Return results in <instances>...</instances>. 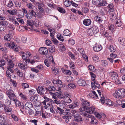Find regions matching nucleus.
Here are the masks:
<instances>
[{
	"instance_id": "obj_1",
	"label": "nucleus",
	"mask_w": 125,
	"mask_h": 125,
	"mask_svg": "<svg viewBox=\"0 0 125 125\" xmlns=\"http://www.w3.org/2000/svg\"><path fill=\"white\" fill-rule=\"evenodd\" d=\"M113 96L118 99H122L125 96V90L123 88L117 89Z\"/></svg>"
},
{
	"instance_id": "obj_2",
	"label": "nucleus",
	"mask_w": 125,
	"mask_h": 125,
	"mask_svg": "<svg viewBox=\"0 0 125 125\" xmlns=\"http://www.w3.org/2000/svg\"><path fill=\"white\" fill-rule=\"evenodd\" d=\"M113 4L112 3H111L109 4L107 6V8L108 9V12L110 13V17L111 18H112L113 19H115L116 17V14L115 13L116 12L114 10Z\"/></svg>"
},
{
	"instance_id": "obj_3",
	"label": "nucleus",
	"mask_w": 125,
	"mask_h": 125,
	"mask_svg": "<svg viewBox=\"0 0 125 125\" xmlns=\"http://www.w3.org/2000/svg\"><path fill=\"white\" fill-rule=\"evenodd\" d=\"M81 100L82 101V102L81 104L80 110L81 111H85L87 109H88L90 103L88 101L84 100L83 99H81Z\"/></svg>"
},
{
	"instance_id": "obj_4",
	"label": "nucleus",
	"mask_w": 125,
	"mask_h": 125,
	"mask_svg": "<svg viewBox=\"0 0 125 125\" xmlns=\"http://www.w3.org/2000/svg\"><path fill=\"white\" fill-rule=\"evenodd\" d=\"M14 32L12 31H9V33L6 34L4 37L5 40L7 41H10L13 38Z\"/></svg>"
},
{
	"instance_id": "obj_5",
	"label": "nucleus",
	"mask_w": 125,
	"mask_h": 125,
	"mask_svg": "<svg viewBox=\"0 0 125 125\" xmlns=\"http://www.w3.org/2000/svg\"><path fill=\"white\" fill-rule=\"evenodd\" d=\"M104 28L102 29H101V32L102 33L104 34V36L108 40H110L112 38V35L108 31H107L105 32Z\"/></svg>"
},
{
	"instance_id": "obj_6",
	"label": "nucleus",
	"mask_w": 125,
	"mask_h": 125,
	"mask_svg": "<svg viewBox=\"0 0 125 125\" xmlns=\"http://www.w3.org/2000/svg\"><path fill=\"white\" fill-rule=\"evenodd\" d=\"M6 93L8 95L10 100H13L14 101H15V99H14V98L16 97V96L13 91L10 90L9 91H6Z\"/></svg>"
},
{
	"instance_id": "obj_7",
	"label": "nucleus",
	"mask_w": 125,
	"mask_h": 125,
	"mask_svg": "<svg viewBox=\"0 0 125 125\" xmlns=\"http://www.w3.org/2000/svg\"><path fill=\"white\" fill-rule=\"evenodd\" d=\"M39 53L42 55H46L48 53V49L45 47L40 48L39 51Z\"/></svg>"
},
{
	"instance_id": "obj_8",
	"label": "nucleus",
	"mask_w": 125,
	"mask_h": 125,
	"mask_svg": "<svg viewBox=\"0 0 125 125\" xmlns=\"http://www.w3.org/2000/svg\"><path fill=\"white\" fill-rule=\"evenodd\" d=\"M91 84L92 88L93 90L95 89L96 87L99 88L100 87V84L98 82L96 81H94L93 83V82H92Z\"/></svg>"
},
{
	"instance_id": "obj_9",
	"label": "nucleus",
	"mask_w": 125,
	"mask_h": 125,
	"mask_svg": "<svg viewBox=\"0 0 125 125\" xmlns=\"http://www.w3.org/2000/svg\"><path fill=\"white\" fill-rule=\"evenodd\" d=\"M46 91L47 92H49V93L52 95H53L54 93L51 92L55 91L56 89L53 86H49L48 88H46Z\"/></svg>"
},
{
	"instance_id": "obj_10",
	"label": "nucleus",
	"mask_w": 125,
	"mask_h": 125,
	"mask_svg": "<svg viewBox=\"0 0 125 125\" xmlns=\"http://www.w3.org/2000/svg\"><path fill=\"white\" fill-rule=\"evenodd\" d=\"M84 115L87 116L89 117L91 119V124H96L97 122V121L96 119H95V117L93 116H91V115H88L87 114H85Z\"/></svg>"
},
{
	"instance_id": "obj_11",
	"label": "nucleus",
	"mask_w": 125,
	"mask_h": 125,
	"mask_svg": "<svg viewBox=\"0 0 125 125\" xmlns=\"http://www.w3.org/2000/svg\"><path fill=\"white\" fill-rule=\"evenodd\" d=\"M110 74L111 76V78L113 80H116L118 77L117 73L114 71L110 72Z\"/></svg>"
},
{
	"instance_id": "obj_12",
	"label": "nucleus",
	"mask_w": 125,
	"mask_h": 125,
	"mask_svg": "<svg viewBox=\"0 0 125 125\" xmlns=\"http://www.w3.org/2000/svg\"><path fill=\"white\" fill-rule=\"evenodd\" d=\"M93 49L95 52H98L102 49V47L100 45L95 44L94 46Z\"/></svg>"
},
{
	"instance_id": "obj_13",
	"label": "nucleus",
	"mask_w": 125,
	"mask_h": 125,
	"mask_svg": "<svg viewBox=\"0 0 125 125\" xmlns=\"http://www.w3.org/2000/svg\"><path fill=\"white\" fill-rule=\"evenodd\" d=\"M86 110V112L91 114L94 113L95 112V108L94 107H91L89 106L88 107V109H87Z\"/></svg>"
},
{
	"instance_id": "obj_14",
	"label": "nucleus",
	"mask_w": 125,
	"mask_h": 125,
	"mask_svg": "<svg viewBox=\"0 0 125 125\" xmlns=\"http://www.w3.org/2000/svg\"><path fill=\"white\" fill-rule=\"evenodd\" d=\"M74 120L76 122L81 123L82 120V119L81 115L79 114L75 115L74 117Z\"/></svg>"
},
{
	"instance_id": "obj_15",
	"label": "nucleus",
	"mask_w": 125,
	"mask_h": 125,
	"mask_svg": "<svg viewBox=\"0 0 125 125\" xmlns=\"http://www.w3.org/2000/svg\"><path fill=\"white\" fill-rule=\"evenodd\" d=\"M10 47L11 49H12L15 52H17L18 51V47L15 46V44L14 42H12L10 43Z\"/></svg>"
},
{
	"instance_id": "obj_16",
	"label": "nucleus",
	"mask_w": 125,
	"mask_h": 125,
	"mask_svg": "<svg viewBox=\"0 0 125 125\" xmlns=\"http://www.w3.org/2000/svg\"><path fill=\"white\" fill-rule=\"evenodd\" d=\"M4 109L5 110V112L9 114H11L12 112L11 108L8 107L6 105L5 106H4Z\"/></svg>"
},
{
	"instance_id": "obj_17",
	"label": "nucleus",
	"mask_w": 125,
	"mask_h": 125,
	"mask_svg": "<svg viewBox=\"0 0 125 125\" xmlns=\"http://www.w3.org/2000/svg\"><path fill=\"white\" fill-rule=\"evenodd\" d=\"M57 83L56 84L59 87V88H58V89H57L56 90L61 92V88H62L63 86L61 81L60 80H58L57 81Z\"/></svg>"
},
{
	"instance_id": "obj_18",
	"label": "nucleus",
	"mask_w": 125,
	"mask_h": 125,
	"mask_svg": "<svg viewBox=\"0 0 125 125\" xmlns=\"http://www.w3.org/2000/svg\"><path fill=\"white\" fill-rule=\"evenodd\" d=\"M78 84L80 86H85L86 84V82L84 80L80 79L78 80Z\"/></svg>"
},
{
	"instance_id": "obj_19",
	"label": "nucleus",
	"mask_w": 125,
	"mask_h": 125,
	"mask_svg": "<svg viewBox=\"0 0 125 125\" xmlns=\"http://www.w3.org/2000/svg\"><path fill=\"white\" fill-rule=\"evenodd\" d=\"M95 116L98 118L100 119L102 121H103L104 119H105V117L104 114H103L102 115L98 113H97L95 114Z\"/></svg>"
},
{
	"instance_id": "obj_20",
	"label": "nucleus",
	"mask_w": 125,
	"mask_h": 125,
	"mask_svg": "<svg viewBox=\"0 0 125 125\" xmlns=\"http://www.w3.org/2000/svg\"><path fill=\"white\" fill-rule=\"evenodd\" d=\"M33 107L32 103L30 102H27L25 105V108L26 109H30Z\"/></svg>"
},
{
	"instance_id": "obj_21",
	"label": "nucleus",
	"mask_w": 125,
	"mask_h": 125,
	"mask_svg": "<svg viewBox=\"0 0 125 125\" xmlns=\"http://www.w3.org/2000/svg\"><path fill=\"white\" fill-rule=\"evenodd\" d=\"M91 20L89 19H86L83 21V24L86 26L89 25L91 24Z\"/></svg>"
},
{
	"instance_id": "obj_22",
	"label": "nucleus",
	"mask_w": 125,
	"mask_h": 125,
	"mask_svg": "<svg viewBox=\"0 0 125 125\" xmlns=\"http://www.w3.org/2000/svg\"><path fill=\"white\" fill-rule=\"evenodd\" d=\"M108 100H110L109 99H105V98L104 96L101 97L100 99V101L101 103L103 104H106V102L108 103Z\"/></svg>"
},
{
	"instance_id": "obj_23",
	"label": "nucleus",
	"mask_w": 125,
	"mask_h": 125,
	"mask_svg": "<svg viewBox=\"0 0 125 125\" xmlns=\"http://www.w3.org/2000/svg\"><path fill=\"white\" fill-rule=\"evenodd\" d=\"M18 66L22 70L26 69L27 67L26 65L24 64L21 63H20L18 64Z\"/></svg>"
},
{
	"instance_id": "obj_24",
	"label": "nucleus",
	"mask_w": 125,
	"mask_h": 125,
	"mask_svg": "<svg viewBox=\"0 0 125 125\" xmlns=\"http://www.w3.org/2000/svg\"><path fill=\"white\" fill-rule=\"evenodd\" d=\"M108 28L112 32L114 31L115 29V27L112 24H109L108 25Z\"/></svg>"
},
{
	"instance_id": "obj_25",
	"label": "nucleus",
	"mask_w": 125,
	"mask_h": 125,
	"mask_svg": "<svg viewBox=\"0 0 125 125\" xmlns=\"http://www.w3.org/2000/svg\"><path fill=\"white\" fill-rule=\"evenodd\" d=\"M38 96L36 95L31 96L30 98V101L33 102L37 101L38 100Z\"/></svg>"
},
{
	"instance_id": "obj_26",
	"label": "nucleus",
	"mask_w": 125,
	"mask_h": 125,
	"mask_svg": "<svg viewBox=\"0 0 125 125\" xmlns=\"http://www.w3.org/2000/svg\"><path fill=\"white\" fill-rule=\"evenodd\" d=\"M29 13L32 16V17H37V14L35 11L32 10H29Z\"/></svg>"
},
{
	"instance_id": "obj_27",
	"label": "nucleus",
	"mask_w": 125,
	"mask_h": 125,
	"mask_svg": "<svg viewBox=\"0 0 125 125\" xmlns=\"http://www.w3.org/2000/svg\"><path fill=\"white\" fill-rule=\"evenodd\" d=\"M55 47L54 45L51 46L49 48V51L51 53H53L55 52Z\"/></svg>"
},
{
	"instance_id": "obj_28",
	"label": "nucleus",
	"mask_w": 125,
	"mask_h": 125,
	"mask_svg": "<svg viewBox=\"0 0 125 125\" xmlns=\"http://www.w3.org/2000/svg\"><path fill=\"white\" fill-rule=\"evenodd\" d=\"M0 121L2 122L6 123L7 119L5 118L3 115L2 114L0 115Z\"/></svg>"
},
{
	"instance_id": "obj_29",
	"label": "nucleus",
	"mask_w": 125,
	"mask_h": 125,
	"mask_svg": "<svg viewBox=\"0 0 125 125\" xmlns=\"http://www.w3.org/2000/svg\"><path fill=\"white\" fill-rule=\"evenodd\" d=\"M92 31L94 32L95 34L97 33L98 32V29L97 27L94 26L93 27L91 28Z\"/></svg>"
},
{
	"instance_id": "obj_30",
	"label": "nucleus",
	"mask_w": 125,
	"mask_h": 125,
	"mask_svg": "<svg viewBox=\"0 0 125 125\" xmlns=\"http://www.w3.org/2000/svg\"><path fill=\"white\" fill-rule=\"evenodd\" d=\"M7 61H8V66L7 67H10V68H13L14 67V63L11 60H9V61L8 60Z\"/></svg>"
},
{
	"instance_id": "obj_31",
	"label": "nucleus",
	"mask_w": 125,
	"mask_h": 125,
	"mask_svg": "<svg viewBox=\"0 0 125 125\" xmlns=\"http://www.w3.org/2000/svg\"><path fill=\"white\" fill-rule=\"evenodd\" d=\"M52 72L55 75H57L58 74L59 71L57 68L55 67H52Z\"/></svg>"
},
{
	"instance_id": "obj_32",
	"label": "nucleus",
	"mask_w": 125,
	"mask_h": 125,
	"mask_svg": "<svg viewBox=\"0 0 125 125\" xmlns=\"http://www.w3.org/2000/svg\"><path fill=\"white\" fill-rule=\"evenodd\" d=\"M118 41L122 45H125V39L121 37H119Z\"/></svg>"
},
{
	"instance_id": "obj_33",
	"label": "nucleus",
	"mask_w": 125,
	"mask_h": 125,
	"mask_svg": "<svg viewBox=\"0 0 125 125\" xmlns=\"http://www.w3.org/2000/svg\"><path fill=\"white\" fill-rule=\"evenodd\" d=\"M57 37L58 39L59 40L62 42H63L64 41V38L61 35V34H58L57 35Z\"/></svg>"
},
{
	"instance_id": "obj_34",
	"label": "nucleus",
	"mask_w": 125,
	"mask_h": 125,
	"mask_svg": "<svg viewBox=\"0 0 125 125\" xmlns=\"http://www.w3.org/2000/svg\"><path fill=\"white\" fill-rule=\"evenodd\" d=\"M92 2L94 5L100 6L101 0H93Z\"/></svg>"
},
{
	"instance_id": "obj_35",
	"label": "nucleus",
	"mask_w": 125,
	"mask_h": 125,
	"mask_svg": "<svg viewBox=\"0 0 125 125\" xmlns=\"http://www.w3.org/2000/svg\"><path fill=\"white\" fill-rule=\"evenodd\" d=\"M7 12L10 14L14 15L17 13V10H8Z\"/></svg>"
},
{
	"instance_id": "obj_36",
	"label": "nucleus",
	"mask_w": 125,
	"mask_h": 125,
	"mask_svg": "<svg viewBox=\"0 0 125 125\" xmlns=\"http://www.w3.org/2000/svg\"><path fill=\"white\" fill-rule=\"evenodd\" d=\"M94 19L96 21L99 22H101L103 21V19L98 16H95L94 18Z\"/></svg>"
},
{
	"instance_id": "obj_37",
	"label": "nucleus",
	"mask_w": 125,
	"mask_h": 125,
	"mask_svg": "<svg viewBox=\"0 0 125 125\" xmlns=\"http://www.w3.org/2000/svg\"><path fill=\"white\" fill-rule=\"evenodd\" d=\"M71 34V33L68 30H66L63 31V35H64L70 36Z\"/></svg>"
},
{
	"instance_id": "obj_38",
	"label": "nucleus",
	"mask_w": 125,
	"mask_h": 125,
	"mask_svg": "<svg viewBox=\"0 0 125 125\" xmlns=\"http://www.w3.org/2000/svg\"><path fill=\"white\" fill-rule=\"evenodd\" d=\"M87 30V32L88 34L90 36H92L93 35L95 34L93 32L91 28Z\"/></svg>"
},
{
	"instance_id": "obj_39",
	"label": "nucleus",
	"mask_w": 125,
	"mask_h": 125,
	"mask_svg": "<svg viewBox=\"0 0 125 125\" xmlns=\"http://www.w3.org/2000/svg\"><path fill=\"white\" fill-rule=\"evenodd\" d=\"M28 12L26 13L25 15V16L27 18L28 20L32 19L33 18Z\"/></svg>"
},
{
	"instance_id": "obj_40",
	"label": "nucleus",
	"mask_w": 125,
	"mask_h": 125,
	"mask_svg": "<svg viewBox=\"0 0 125 125\" xmlns=\"http://www.w3.org/2000/svg\"><path fill=\"white\" fill-rule=\"evenodd\" d=\"M109 49L111 52H114L115 51V48L113 45H110L109 47Z\"/></svg>"
},
{
	"instance_id": "obj_41",
	"label": "nucleus",
	"mask_w": 125,
	"mask_h": 125,
	"mask_svg": "<svg viewBox=\"0 0 125 125\" xmlns=\"http://www.w3.org/2000/svg\"><path fill=\"white\" fill-rule=\"evenodd\" d=\"M21 54L22 55L23 60H25V59H27V58H28L27 55H26L27 54H26V53L22 52H21Z\"/></svg>"
},
{
	"instance_id": "obj_42",
	"label": "nucleus",
	"mask_w": 125,
	"mask_h": 125,
	"mask_svg": "<svg viewBox=\"0 0 125 125\" xmlns=\"http://www.w3.org/2000/svg\"><path fill=\"white\" fill-rule=\"evenodd\" d=\"M22 88L24 89L29 87V85L27 83H23L21 84Z\"/></svg>"
},
{
	"instance_id": "obj_43",
	"label": "nucleus",
	"mask_w": 125,
	"mask_h": 125,
	"mask_svg": "<svg viewBox=\"0 0 125 125\" xmlns=\"http://www.w3.org/2000/svg\"><path fill=\"white\" fill-rule=\"evenodd\" d=\"M122 24V23L121 21L119 20L116 21V22L115 24L116 27H120L121 26Z\"/></svg>"
},
{
	"instance_id": "obj_44",
	"label": "nucleus",
	"mask_w": 125,
	"mask_h": 125,
	"mask_svg": "<svg viewBox=\"0 0 125 125\" xmlns=\"http://www.w3.org/2000/svg\"><path fill=\"white\" fill-rule=\"evenodd\" d=\"M64 73L67 75H71L72 72L69 70H64L63 71Z\"/></svg>"
},
{
	"instance_id": "obj_45",
	"label": "nucleus",
	"mask_w": 125,
	"mask_h": 125,
	"mask_svg": "<svg viewBox=\"0 0 125 125\" xmlns=\"http://www.w3.org/2000/svg\"><path fill=\"white\" fill-rule=\"evenodd\" d=\"M11 117L15 121H17L19 120L17 116L14 114H12L11 115Z\"/></svg>"
},
{
	"instance_id": "obj_46",
	"label": "nucleus",
	"mask_w": 125,
	"mask_h": 125,
	"mask_svg": "<svg viewBox=\"0 0 125 125\" xmlns=\"http://www.w3.org/2000/svg\"><path fill=\"white\" fill-rule=\"evenodd\" d=\"M46 90V88L44 89L41 86H39L38 87V91H41L42 92H44Z\"/></svg>"
},
{
	"instance_id": "obj_47",
	"label": "nucleus",
	"mask_w": 125,
	"mask_h": 125,
	"mask_svg": "<svg viewBox=\"0 0 125 125\" xmlns=\"http://www.w3.org/2000/svg\"><path fill=\"white\" fill-rule=\"evenodd\" d=\"M107 4V3L105 0H103L102 1H101L100 6H106Z\"/></svg>"
},
{
	"instance_id": "obj_48",
	"label": "nucleus",
	"mask_w": 125,
	"mask_h": 125,
	"mask_svg": "<svg viewBox=\"0 0 125 125\" xmlns=\"http://www.w3.org/2000/svg\"><path fill=\"white\" fill-rule=\"evenodd\" d=\"M101 65L104 66H106L108 65L107 62L104 60H102L101 62Z\"/></svg>"
},
{
	"instance_id": "obj_49",
	"label": "nucleus",
	"mask_w": 125,
	"mask_h": 125,
	"mask_svg": "<svg viewBox=\"0 0 125 125\" xmlns=\"http://www.w3.org/2000/svg\"><path fill=\"white\" fill-rule=\"evenodd\" d=\"M57 9L60 12L64 13L65 12V10L63 8L59 7H58Z\"/></svg>"
},
{
	"instance_id": "obj_50",
	"label": "nucleus",
	"mask_w": 125,
	"mask_h": 125,
	"mask_svg": "<svg viewBox=\"0 0 125 125\" xmlns=\"http://www.w3.org/2000/svg\"><path fill=\"white\" fill-rule=\"evenodd\" d=\"M68 86L70 88L74 89L76 87V85L74 83H73L69 84Z\"/></svg>"
},
{
	"instance_id": "obj_51",
	"label": "nucleus",
	"mask_w": 125,
	"mask_h": 125,
	"mask_svg": "<svg viewBox=\"0 0 125 125\" xmlns=\"http://www.w3.org/2000/svg\"><path fill=\"white\" fill-rule=\"evenodd\" d=\"M7 6L9 7H13V3L12 1L11 0H10L8 1Z\"/></svg>"
},
{
	"instance_id": "obj_52",
	"label": "nucleus",
	"mask_w": 125,
	"mask_h": 125,
	"mask_svg": "<svg viewBox=\"0 0 125 125\" xmlns=\"http://www.w3.org/2000/svg\"><path fill=\"white\" fill-rule=\"evenodd\" d=\"M6 63L5 61L3 59H1L0 61V67L2 66H4Z\"/></svg>"
},
{
	"instance_id": "obj_53",
	"label": "nucleus",
	"mask_w": 125,
	"mask_h": 125,
	"mask_svg": "<svg viewBox=\"0 0 125 125\" xmlns=\"http://www.w3.org/2000/svg\"><path fill=\"white\" fill-rule=\"evenodd\" d=\"M64 4L66 6L69 7L70 6V3L69 0H65L64 1Z\"/></svg>"
},
{
	"instance_id": "obj_54",
	"label": "nucleus",
	"mask_w": 125,
	"mask_h": 125,
	"mask_svg": "<svg viewBox=\"0 0 125 125\" xmlns=\"http://www.w3.org/2000/svg\"><path fill=\"white\" fill-rule=\"evenodd\" d=\"M73 79V78L71 76H68L66 79V81L68 82H71Z\"/></svg>"
},
{
	"instance_id": "obj_55",
	"label": "nucleus",
	"mask_w": 125,
	"mask_h": 125,
	"mask_svg": "<svg viewBox=\"0 0 125 125\" xmlns=\"http://www.w3.org/2000/svg\"><path fill=\"white\" fill-rule=\"evenodd\" d=\"M19 94L20 96L23 99L26 100L27 99L26 96L23 94L21 92Z\"/></svg>"
},
{
	"instance_id": "obj_56",
	"label": "nucleus",
	"mask_w": 125,
	"mask_h": 125,
	"mask_svg": "<svg viewBox=\"0 0 125 125\" xmlns=\"http://www.w3.org/2000/svg\"><path fill=\"white\" fill-rule=\"evenodd\" d=\"M11 20L13 22V23L14 24L16 25H17L19 24V23L18 22V21L12 18Z\"/></svg>"
},
{
	"instance_id": "obj_57",
	"label": "nucleus",
	"mask_w": 125,
	"mask_h": 125,
	"mask_svg": "<svg viewBox=\"0 0 125 125\" xmlns=\"http://www.w3.org/2000/svg\"><path fill=\"white\" fill-rule=\"evenodd\" d=\"M94 61L95 62H98L99 61V58L96 55H95L93 57Z\"/></svg>"
},
{
	"instance_id": "obj_58",
	"label": "nucleus",
	"mask_w": 125,
	"mask_h": 125,
	"mask_svg": "<svg viewBox=\"0 0 125 125\" xmlns=\"http://www.w3.org/2000/svg\"><path fill=\"white\" fill-rule=\"evenodd\" d=\"M68 54L69 56L71 57L72 59H75V56L71 52H69L68 53Z\"/></svg>"
},
{
	"instance_id": "obj_59",
	"label": "nucleus",
	"mask_w": 125,
	"mask_h": 125,
	"mask_svg": "<svg viewBox=\"0 0 125 125\" xmlns=\"http://www.w3.org/2000/svg\"><path fill=\"white\" fill-rule=\"evenodd\" d=\"M57 109H58L57 111H58V113L60 114H61L63 113L64 111L62 109L58 107H57Z\"/></svg>"
},
{
	"instance_id": "obj_60",
	"label": "nucleus",
	"mask_w": 125,
	"mask_h": 125,
	"mask_svg": "<svg viewBox=\"0 0 125 125\" xmlns=\"http://www.w3.org/2000/svg\"><path fill=\"white\" fill-rule=\"evenodd\" d=\"M8 22L5 20L2 21L1 24L3 25V26L6 27L8 25Z\"/></svg>"
},
{
	"instance_id": "obj_61",
	"label": "nucleus",
	"mask_w": 125,
	"mask_h": 125,
	"mask_svg": "<svg viewBox=\"0 0 125 125\" xmlns=\"http://www.w3.org/2000/svg\"><path fill=\"white\" fill-rule=\"evenodd\" d=\"M89 68L91 71H94L95 70V67L92 65H89Z\"/></svg>"
},
{
	"instance_id": "obj_62",
	"label": "nucleus",
	"mask_w": 125,
	"mask_h": 125,
	"mask_svg": "<svg viewBox=\"0 0 125 125\" xmlns=\"http://www.w3.org/2000/svg\"><path fill=\"white\" fill-rule=\"evenodd\" d=\"M17 20L20 23L22 24L24 23V22L23 20L22 19L20 18H17Z\"/></svg>"
},
{
	"instance_id": "obj_63",
	"label": "nucleus",
	"mask_w": 125,
	"mask_h": 125,
	"mask_svg": "<svg viewBox=\"0 0 125 125\" xmlns=\"http://www.w3.org/2000/svg\"><path fill=\"white\" fill-rule=\"evenodd\" d=\"M51 40L52 41L53 43L55 45L57 44L58 43V40L54 39V38H51Z\"/></svg>"
},
{
	"instance_id": "obj_64",
	"label": "nucleus",
	"mask_w": 125,
	"mask_h": 125,
	"mask_svg": "<svg viewBox=\"0 0 125 125\" xmlns=\"http://www.w3.org/2000/svg\"><path fill=\"white\" fill-rule=\"evenodd\" d=\"M14 101L15 102V105L17 107L20 106L21 104L20 102L19 101L15 99V101Z\"/></svg>"
}]
</instances>
